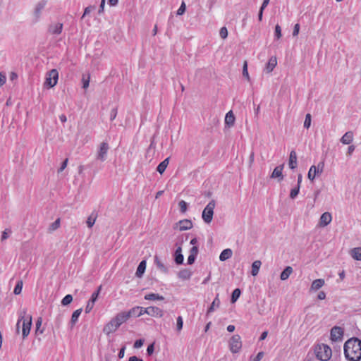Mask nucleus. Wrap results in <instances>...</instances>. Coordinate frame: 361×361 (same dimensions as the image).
I'll return each instance as SVG.
<instances>
[{"label": "nucleus", "mask_w": 361, "mask_h": 361, "mask_svg": "<svg viewBox=\"0 0 361 361\" xmlns=\"http://www.w3.org/2000/svg\"><path fill=\"white\" fill-rule=\"evenodd\" d=\"M344 355L348 361L361 360V340L356 337L349 338L345 341L344 346Z\"/></svg>", "instance_id": "obj_1"}, {"label": "nucleus", "mask_w": 361, "mask_h": 361, "mask_svg": "<svg viewBox=\"0 0 361 361\" xmlns=\"http://www.w3.org/2000/svg\"><path fill=\"white\" fill-rule=\"evenodd\" d=\"M22 322V334L23 339L30 334L32 326V316L27 314V310L23 309L19 314V319L16 324V332L19 334L20 324Z\"/></svg>", "instance_id": "obj_2"}, {"label": "nucleus", "mask_w": 361, "mask_h": 361, "mask_svg": "<svg viewBox=\"0 0 361 361\" xmlns=\"http://www.w3.org/2000/svg\"><path fill=\"white\" fill-rule=\"evenodd\" d=\"M314 353L319 360L328 361L331 357L332 350L328 345L322 343L315 346Z\"/></svg>", "instance_id": "obj_3"}, {"label": "nucleus", "mask_w": 361, "mask_h": 361, "mask_svg": "<svg viewBox=\"0 0 361 361\" xmlns=\"http://www.w3.org/2000/svg\"><path fill=\"white\" fill-rule=\"evenodd\" d=\"M215 205L216 202L214 200H212L204 209L202 217L205 223L209 224L212 221Z\"/></svg>", "instance_id": "obj_4"}, {"label": "nucleus", "mask_w": 361, "mask_h": 361, "mask_svg": "<svg viewBox=\"0 0 361 361\" xmlns=\"http://www.w3.org/2000/svg\"><path fill=\"white\" fill-rule=\"evenodd\" d=\"M59 79V72L56 69H51L49 71L46 77V80L44 82V86H47L48 87H54Z\"/></svg>", "instance_id": "obj_5"}, {"label": "nucleus", "mask_w": 361, "mask_h": 361, "mask_svg": "<svg viewBox=\"0 0 361 361\" xmlns=\"http://www.w3.org/2000/svg\"><path fill=\"white\" fill-rule=\"evenodd\" d=\"M230 350L233 353H237L242 348L241 338L239 335H233L229 341Z\"/></svg>", "instance_id": "obj_6"}, {"label": "nucleus", "mask_w": 361, "mask_h": 361, "mask_svg": "<svg viewBox=\"0 0 361 361\" xmlns=\"http://www.w3.org/2000/svg\"><path fill=\"white\" fill-rule=\"evenodd\" d=\"M324 166V162L319 163L317 166L314 165L312 166L308 172V178L310 180H313L317 175H319L322 173Z\"/></svg>", "instance_id": "obj_7"}, {"label": "nucleus", "mask_w": 361, "mask_h": 361, "mask_svg": "<svg viewBox=\"0 0 361 361\" xmlns=\"http://www.w3.org/2000/svg\"><path fill=\"white\" fill-rule=\"evenodd\" d=\"M343 329L340 327L335 326L331 330V339L332 341H342L343 336Z\"/></svg>", "instance_id": "obj_8"}, {"label": "nucleus", "mask_w": 361, "mask_h": 361, "mask_svg": "<svg viewBox=\"0 0 361 361\" xmlns=\"http://www.w3.org/2000/svg\"><path fill=\"white\" fill-rule=\"evenodd\" d=\"M109 149V147L108 143L105 142H102L100 144V146H99V150L97 152V159L102 161H104L106 159V154H107Z\"/></svg>", "instance_id": "obj_9"}, {"label": "nucleus", "mask_w": 361, "mask_h": 361, "mask_svg": "<svg viewBox=\"0 0 361 361\" xmlns=\"http://www.w3.org/2000/svg\"><path fill=\"white\" fill-rule=\"evenodd\" d=\"M118 327L119 326L112 319L107 324L105 325L103 331L106 335H109L110 334L115 332Z\"/></svg>", "instance_id": "obj_10"}, {"label": "nucleus", "mask_w": 361, "mask_h": 361, "mask_svg": "<svg viewBox=\"0 0 361 361\" xmlns=\"http://www.w3.org/2000/svg\"><path fill=\"white\" fill-rule=\"evenodd\" d=\"M147 314L151 317H162L164 316V311L158 307H148V310H147Z\"/></svg>", "instance_id": "obj_11"}, {"label": "nucleus", "mask_w": 361, "mask_h": 361, "mask_svg": "<svg viewBox=\"0 0 361 361\" xmlns=\"http://www.w3.org/2000/svg\"><path fill=\"white\" fill-rule=\"evenodd\" d=\"M129 319V315L126 312H122L116 315L113 319L120 326L123 323L126 322Z\"/></svg>", "instance_id": "obj_12"}, {"label": "nucleus", "mask_w": 361, "mask_h": 361, "mask_svg": "<svg viewBox=\"0 0 361 361\" xmlns=\"http://www.w3.org/2000/svg\"><path fill=\"white\" fill-rule=\"evenodd\" d=\"M63 29V24L58 23L51 24L49 26L48 31L52 35H59L61 33Z\"/></svg>", "instance_id": "obj_13"}, {"label": "nucleus", "mask_w": 361, "mask_h": 361, "mask_svg": "<svg viewBox=\"0 0 361 361\" xmlns=\"http://www.w3.org/2000/svg\"><path fill=\"white\" fill-rule=\"evenodd\" d=\"M176 225L179 226V230L181 231L190 229L192 227V221L188 219L180 220Z\"/></svg>", "instance_id": "obj_14"}, {"label": "nucleus", "mask_w": 361, "mask_h": 361, "mask_svg": "<svg viewBox=\"0 0 361 361\" xmlns=\"http://www.w3.org/2000/svg\"><path fill=\"white\" fill-rule=\"evenodd\" d=\"M331 219V214L329 212H324L322 214L320 217L319 225L323 227L326 226L330 224Z\"/></svg>", "instance_id": "obj_15"}, {"label": "nucleus", "mask_w": 361, "mask_h": 361, "mask_svg": "<svg viewBox=\"0 0 361 361\" xmlns=\"http://www.w3.org/2000/svg\"><path fill=\"white\" fill-rule=\"evenodd\" d=\"M276 64H277L276 58L275 56L271 57L265 66L264 71L267 73H271L274 70V68L276 67Z\"/></svg>", "instance_id": "obj_16"}, {"label": "nucleus", "mask_w": 361, "mask_h": 361, "mask_svg": "<svg viewBox=\"0 0 361 361\" xmlns=\"http://www.w3.org/2000/svg\"><path fill=\"white\" fill-rule=\"evenodd\" d=\"M235 116L232 111H229L225 116V125L228 128L233 126L235 123Z\"/></svg>", "instance_id": "obj_17"}, {"label": "nucleus", "mask_w": 361, "mask_h": 361, "mask_svg": "<svg viewBox=\"0 0 361 361\" xmlns=\"http://www.w3.org/2000/svg\"><path fill=\"white\" fill-rule=\"evenodd\" d=\"M46 5L45 1H39L35 8L34 15L35 16L36 20H38L40 18L41 11L44 9V6Z\"/></svg>", "instance_id": "obj_18"}, {"label": "nucleus", "mask_w": 361, "mask_h": 361, "mask_svg": "<svg viewBox=\"0 0 361 361\" xmlns=\"http://www.w3.org/2000/svg\"><path fill=\"white\" fill-rule=\"evenodd\" d=\"M288 165L291 169H295L297 166V154L294 150L290 153Z\"/></svg>", "instance_id": "obj_19"}, {"label": "nucleus", "mask_w": 361, "mask_h": 361, "mask_svg": "<svg viewBox=\"0 0 361 361\" xmlns=\"http://www.w3.org/2000/svg\"><path fill=\"white\" fill-rule=\"evenodd\" d=\"M283 169V164L276 166L274 169V171L271 175V178H280V180H282L283 178V176L282 174Z\"/></svg>", "instance_id": "obj_20"}, {"label": "nucleus", "mask_w": 361, "mask_h": 361, "mask_svg": "<svg viewBox=\"0 0 361 361\" xmlns=\"http://www.w3.org/2000/svg\"><path fill=\"white\" fill-rule=\"evenodd\" d=\"M219 294L217 293L210 307L208 308L207 312V315L209 314L211 312H214L215 308L219 307L220 305V300L219 298Z\"/></svg>", "instance_id": "obj_21"}, {"label": "nucleus", "mask_w": 361, "mask_h": 361, "mask_svg": "<svg viewBox=\"0 0 361 361\" xmlns=\"http://www.w3.org/2000/svg\"><path fill=\"white\" fill-rule=\"evenodd\" d=\"M353 134L351 131L346 132L341 138V142L344 145H348L352 142Z\"/></svg>", "instance_id": "obj_22"}, {"label": "nucleus", "mask_w": 361, "mask_h": 361, "mask_svg": "<svg viewBox=\"0 0 361 361\" xmlns=\"http://www.w3.org/2000/svg\"><path fill=\"white\" fill-rule=\"evenodd\" d=\"M81 312H82V309L80 308V309L76 310L72 314L71 322H70L71 329H73L74 325L75 324V323L78 322Z\"/></svg>", "instance_id": "obj_23"}, {"label": "nucleus", "mask_w": 361, "mask_h": 361, "mask_svg": "<svg viewBox=\"0 0 361 361\" xmlns=\"http://www.w3.org/2000/svg\"><path fill=\"white\" fill-rule=\"evenodd\" d=\"M142 307H135L130 309L128 312H126L127 314L130 317H140L142 315Z\"/></svg>", "instance_id": "obj_24"}, {"label": "nucleus", "mask_w": 361, "mask_h": 361, "mask_svg": "<svg viewBox=\"0 0 361 361\" xmlns=\"http://www.w3.org/2000/svg\"><path fill=\"white\" fill-rule=\"evenodd\" d=\"M325 283V281L324 279H319L313 281L311 285L310 289L312 290H317L319 288H321Z\"/></svg>", "instance_id": "obj_25"}, {"label": "nucleus", "mask_w": 361, "mask_h": 361, "mask_svg": "<svg viewBox=\"0 0 361 361\" xmlns=\"http://www.w3.org/2000/svg\"><path fill=\"white\" fill-rule=\"evenodd\" d=\"M154 263L157 265V268L164 274L168 273V268L161 262L159 257L157 255L154 256Z\"/></svg>", "instance_id": "obj_26"}, {"label": "nucleus", "mask_w": 361, "mask_h": 361, "mask_svg": "<svg viewBox=\"0 0 361 361\" xmlns=\"http://www.w3.org/2000/svg\"><path fill=\"white\" fill-rule=\"evenodd\" d=\"M350 254L354 259L361 261V247L352 249Z\"/></svg>", "instance_id": "obj_27"}, {"label": "nucleus", "mask_w": 361, "mask_h": 361, "mask_svg": "<svg viewBox=\"0 0 361 361\" xmlns=\"http://www.w3.org/2000/svg\"><path fill=\"white\" fill-rule=\"evenodd\" d=\"M145 269H146V262H145V260H142L140 262V264L137 268V270L135 272L136 276L142 277Z\"/></svg>", "instance_id": "obj_28"}, {"label": "nucleus", "mask_w": 361, "mask_h": 361, "mask_svg": "<svg viewBox=\"0 0 361 361\" xmlns=\"http://www.w3.org/2000/svg\"><path fill=\"white\" fill-rule=\"evenodd\" d=\"M233 252L231 249L227 248L224 250L219 256V259L222 262L226 261V259L231 257Z\"/></svg>", "instance_id": "obj_29"}, {"label": "nucleus", "mask_w": 361, "mask_h": 361, "mask_svg": "<svg viewBox=\"0 0 361 361\" xmlns=\"http://www.w3.org/2000/svg\"><path fill=\"white\" fill-rule=\"evenodd\" d=\"M292 272H293V268L289 266L286 267L280 275L281 280L285 281V280L288 279V277L290 276V275L292 274Z\"/></svg>", "instance_id": "obj_30"}, {"label": "nucleus", "mask_w": 361, "mask_h": 361, "mask_svg": "<svg viewBox=\"0 0 361 361\" xmlns=\"http://www.w3.org/2000/svg\"><path fill=\"white\" fill-rule=\"evenodd\" d=\"M169 163V157H167L166 159H165L163 161H161L158 165V166L157 168V171L159 173L162 174L165 171L166 167L168 166Z\"/></svg>", "instance_id": "obj_31"}, {"label": "nucleus", "mask_w": 361, "mask_h": 361, "mask_svg": "<svg viewBox=\"0 0 361 361\" xmlns=\"http://www.w3.org/2000/svg\"><path fill=\"white\" fill-rule=\"evenodd\" d=\"M191 275H192L191 271L188 269H184L180 270L178 274V277L183 280L189 279L190 278Z\"/></svg>", "instance_id": "obj_32"}, {"label": "nucleus", "mask_w": 361, "mask_h": 361, "mask_svg": "<svg viewBox=\"0 0 361 361\" xmlns=\"http://www.w3.org/2000/svg\"><path fill=\"white\" fill-rule=\"evenodd\" d=\"M262 262L259 260H255L252 264V275L255 276L258 274L259 268L261 267Z\"/></svg>", "instance_id": "obj_33"}, {"label": "nucleus", "mask_w": 361, "mask_h": 361, "mask_svg": "<svg viewBox=\"0 0 361 361\" xmlns=\"http://www.w3.org/2000/svg\"><path fill=\"white\" fill-rule=\"evenodd\" d=\"M145 299L147 300H164V298L157 293H149L145 295Z\"/></svg>", "instance_id": "obj_34"}, {"label": "nucleus", "mask_w": 361, "mask_h": 361, "mask_svg": "<svg viewBox=\"0 0 361 361\" xmlns=\"http://www.w3.org/2000/svg\"><path fill=\"white\" fill-rule=\"evenodd\" d=\"M97 217V214L92 212L87 218V225L89 228H92L93 225L94 224L96 219Z\"/></svg>", "instance_id": "obj_35"}, {"label": "nucleus", "mask_w": 361, "mask_h": 361, "mask_svg": "<svg viewBox=\"0 0 361 361\" xmlns=\"http://www.w3.org/2000/svg\"><path fill=\"white\" fill-rule=\"evenodd\" d=\"M241 294V291L239 288H235L232 294H231V301L232 303H234L237 301V300L239 298L240 295Z\"/></svg>", "instance_id": "obj_36"}, {"label": "nucleus", "mask_w": 361, "mask_h": 361, "mask_svg": "<svg viewBox=\"0 0 361 361\" xmlns=\"http://www.w3.org/2000/svg\"><path fill=\"white\" fill-rule=\"evenodd\" d=\"M60 219L58 218L57 219L55 220L54 222H53L50 226H49V231H54L55 230H56L57 228H59L60 226Z\"/></svg>", "instance_id": "obj_37"}, {"label": "nucleus", "mask_w": 361, "mask_h": 361, "mask_svg": "<svg viewBox=\"0 0 361 361\" xmlns=\"http://www.w3.org/2000/svg\"><path fill=\"white\" fill-rule=\"evenodd\" d=\"M23 281H18L17 284L15 286V288H14V290H13V293L15 295H19L21 291H22V288H23Z\"/></svg>", "instance_id": "obj_38"}, {"label": "nucleus", "mask_w": 361, "mask_h": 361, "mask_svg": "<svg viewBox=\"0 0 361 361\" xmlns=\"http://www.w3.org/2000/svg\"><path fill=\"white\" fill-rule=\"evenodd\" d=\"M73 300V296L70 294L66 295L61 300V304L63 306L69 305Z\"/></svg>", "instance_id": "obj_39"}, {"label": "nucleus", "mask_w": 361, "mask_h": 361, "mask_svg": "<svg viewBox=\"0 0 361 361\" xmlns=\"http://www.w3.org/2000/svg\"><path fill=\"white\" fill-rule=\"evenodd\" d=\"M174 257H175V258H174L175 262L177 264H183L184 257H183V255L182 253H175Z\"/></svg>", "instance_id": "obj_40"}, {"label": "nucleus", "mask_w": 361, "mask_h": 361, "mask_svg": "<svg viewBox=\"0 0 361 361\" xmlns=\"http://www.w3.org/2000/svg\"><path fill=\"white\" fill-rule=\"evenodd\" d=\"M300 187H299V185H296V187H295L294 188H293L290 190V197L291 199L293 200V199H295L298 196V193L300 192Z\"/></svg>", "instance_id": "obj_41"}, {"label": "nucleus", "mask_w": 361, "mask_h": 361, "mask_svg": "<svg viewBox=\"0 0 361 361\" xmlns=\"http://www.w3.org/2000/svg\"><path fill=\"white\" fill-rule=\"evenodd\" d=\"M312 116L310 114H307L304 121V128L308 129L311 126Z\"/></svg>", "instance_id": "obj_42"}, {"label": "nucleus", "mask_w": 361, "mask_h": 361, "mask_svg": "<svg viewBox=\"0 0 361 361\" xmlns=\"http://www.w3.org/2000/svg\"><path fill=\"white\" fill-rule=\"evenodd\" d=\"M183 321L181 316H178L176 319V329L178 331H180L183 329Z\"/></svg>", "instance_id": "obj_43"}, {"label": "nucleus", "mask_w": 361, "mask_h": 361, "mask_svg": "<svg viewBox=\"0 0 361 361\" xmlns=\"http://www.w3.org/2000/svg\"><path fill=\"white\" fill-rule=\"evenodd\" d=\"M243 75L245 77L247 80H250V76L247 71V61H244L243 67Z\"/></svg>", "instance_id": "obj_44"}, {"label": "nucleus", "mask_w": 361, "mask_h": 361, "mask_svg": "<svg viewBox=\"0 0 361 361\" xmlns=\"http://www.w3.org/2000/svg\"><path fill=\"white\" fill-rule=\"evenodd\" d=\"M180 210L182 213H185L188 209V204L184 200H180L178 203Z\"/></svg>", "instance_id": "obj_45"}, {"label": "nucleus", "mask_w": 361, "mask_h": 361, "mask_svg": "<svg viewBox=\"0 0 361 361\" xmlns=\"http://www.w3.org/2000/svg\"><path fill=\"white\" fill-rule=\"evenodd\" d=\"M219 35L222 39H226L228 36V30L226 27H222L220 29Z\"/></svg>", "instance_id": "obj_46"}, {"label": "nucleus", "mask_w": 361, "mask_h": 361, "mask_svg": "<svg viewBox=\"0 0 361 361\" xmlns=\"http://www.w3.org/2000/svg\"><path fill=\"white\" fill-rule=\"evenodd\" d=\"M275 37L278 39L281 37V28L279 25L275 26Z\"/></svg>", "instance_id": "obj_47"}, {"label": "nucleus", "mask_w": 361, "mask_h": 361, "mask_svg": "<svg viewBox=\"0 0 361 361\" xmlns=\"http://www.w3.org/2000/svg\"><path fill=\"white\" fill-rule=\"evenodd\" d=\"M94 302H93L92 301H90L89 300V301L87 302V304L86 305V307H85V312L86 313L90 312V311L94 307Z\"/></svg>", "instance_id": "obj_48"}, {"label": "nucleus", "mask_w": 361, "mask_h": 361, "mask_svg": "<svg viewBox=\"0 0 361 361\" xmlns=\"http://www.w3.org/2000/svg\"><path fill=\"white\" fill-rule=\"evenodd\" d=\"M82 87L84 89L87 88L89 86V84H90V75H88L87 78H85V76H83L82 78Z\"/></svg>", "instance_id": "obj_49"}, {"label": "nucleus", "mask_w": 361, "mask_h": 361, "mask_svg": "<svg viewBox=\"0 0 361 361\" xmlns=\"http://www.w3.org/2000/svg\"><path fill=\"white\" fill-rule=\"evenodd\" d=\"M42 319L41 317H39L36 322V332L39 331L40 334L43 333V330H39V328L42 325Z\"/></svg>", "instance_id": "obj_50"}, {"label": "nucleus", "mask_w": 361, "mask_h": 361, "mask_svg": "<svg viewBox=\"0 0 361 361\" xmlns=\"http://www.w3.org/2000/svg\"><path fill=\"white\" fill-rule=\"evenodd\" d=\"M185 4L184 2H183L177 11V15H179V16L183 15L185 13Z\"/></svg>", "instance_id": "obj_51"}, {"label": "nucleus", "mask_w": 361, "mask_h": 361, "mask_svg": "<svg viewBox=\"0 0 361 361\" xmlns=\"http://www.w3.org/2000/svg\"><path fill=\"white\" fill-rule=\"evenodd\" d=\"M264 357V352H259L256 357L254 358H250L251 361H260Z\"/></svg>", "instance_id": "obj_52"}, {"label": "nucleus", "mask_w": 361, "mask_h": 361, "mask_svg": "<svg viewBox=\"0 0 361 361\" xmlns=\"http://www.w3.org/2000/svg\"><path fill=\"white\" fill-rule=\"evenodd\" d=\"M11 233V231L10 229H5L4 231H3L1 235V240H4L8 238V233Z\"/></svg>", "instance_id": "obj_53"}, {"label": "nucleus", "mask_w": 361, "mask_h": 361, "mask_svg": "<svg viewBox=\"0 0 361 361\" xmlns=\"http://www.w3.org/2000/svg\"><path fill=\"white\" fill-rule=\"evenodd\" d=\"M6 81V74L4 73H0V87L3 86Z\"/></svg>", "instance_id": "obj_54"}, {"label": "nucleus", "mask_w": 361, "mask_h": 361, "mask_svg": "<svg viewBox=\"0 0 361 361\" xmlns=\"http://www.w3.org/2000/svg\"><path fill=\"white\" fill-rule=\"evenodd\" d=\"M68 159H66L61 164V167L58 169V173L62 172L67 166Z\"/></svg>", "instance_id": "obj_55"}, {"label": "nucleus", "mask_w": 361, "mask_h": 361, "mask_svg": "<svg viewBox=\"0 0 361 361\" xmlns=\"http://www.w3.org/2000/svg\"><path fill=\"white\" fill-rule=\"evenodd\" d=\"M144 343V341L142 340V339H138V340H136L135 342L134 343V348H140L142 346Z\"/></svg>", "instance_id": "obj_56"}, {"label": "nucleus", "mask_w": 361, "mask_h": 361, "mask_svg": "<svg viewBox=\"0 0 361 361\" xmlns=\"http://www.w3.org/2000/svg\"><path fill=\"white\" fill-rule=\"evenodd\" d=\"M117 116V109L114 108V109H112L111 112H110V119L111 121H113L116 118Z\"/></svg>", "instance_id": "obj_57"}, {"label": "nucleus", "mask_w": 361, "mask_h": 361, "mask_svg": "<svg viewBox=\"0 0 361 361\" xmlns=\"http://www.w3.org/2000/svg\"><path fill=\"white\" fill-rule=\"evenodd\" d=\"M198 254V247L197 246H192L190 250V255H195L197 257Z\"/></svg>", "instance_id": "obj_58"}, {"label": "nucleus", "mask_w": 361, "mask_h": 361, "mask_svg": "<svg viewBox=\"0 0 361 361\" xmlns=\"http://www.w3.org/2000/svg\"><path fill=\"white\" fill-rule=\"evenodd\" d=\"M195 259H196V256L189 255L188 259H187L188 264H190V265L192 264L195 262Z\"/></svg>", "instance_id": "obj_59"}, {"label": "nucleus", "mask_w": 361, "mask_h": 361, "mask_svg": "<svg viewBox=\"0 0 361 361\" xmlns=\"http://www.w3.org/2000/svg\"><path fill=\"white\" fill-rule=\"evenodd\" d=\"M154 350V343H152L147 346V355H151L153 353Z\"/></svg>", "instance_id": "obj_60"}, {"label": "nucleus", "mask_w": 361, "mask_h": 361, "mask_svg": "<svg viewBox=\"0 0 361 361\" xmlns=\"http://www.w3.org/2000/svg\"><path fill=\"white\" fill-rule=\"evenodd\" d=\"M300 31V25L298 23H296L294 26L293 31V36L295 37L298 35Z\"/></svg>", "instance_id": "obj_61"}, {"label": "nucleus", "mask_w": 361, "mask_h": 361, "mask_svg": "<svg viewBox=\"0 0 361 361\" xmlns=\"http://www.w3.org/2000/svg\"><path fill=\"white\" fill-rule=\"evenodd\" d=\"M125 350H126V346L125 345H123L120 349L119 353L118 354V357L119 359H122L124 357Z\"/></svg>", "instance_id": "obj_62"}, {"label": "nucleus", "mask_w": 361, "mask_h": 361, "mask_svg": "<svg viewBox=\"0 0 361 361\" xmlns=\"http://www.w3.org/2000/svg\"><path fill=\"white\" fill-rule=\"evenodd\" d=\"M98 292H94L92 294L91 298L90 299V301H92L93 302H95L98 298Z\"/></svg>", "instance_id": "obj_63"}, {"label": "nucleus", "mask_w": 361, "mask_h": 361, "mask_svg": "<svg viewBox=\"0 0 361 361\" xmlns=\"http://www.w3.org/2000/svg\"><path fill=\"white\" fill-rule=\"evenodd\" d=\"M128 361H143V360L142 358L137 357L135 355H133L129 357Z\"/></svg>", "instance_id": "obj_64"}]
</instances>
